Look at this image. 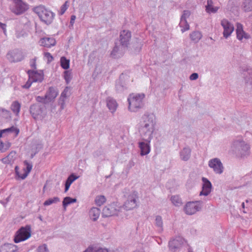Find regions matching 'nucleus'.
Here are the masks:
<instances>
[{"mask_svg":"<svg viewBox=\"0 0 252 252\" xmlns=\"http://www.w3.org/2000/svg\"><path fill=\"white\" fill-rule=\"evenodd\" d=\"M242 207L243 208H245V203H244V202H243V203H242Z\"/></svg>","mask_w":252,"mask_h":252,"instance_id":"338daca9","label":"nucleus"},{"mask_svg":"<svg viewBox=\"0 0 252 252\" xmlns=\"http://www.w3.org/2000/svg\"><path fill=\"white\" fill-rule=\"evenodd\" d=\"M246 202H249V200H247L246 201Z\"/></svg>","mask_w":252,"mask_h":252,"instance_id":"774afa93","label":"nucleus"},{"mask_svg":"<svg viewBox=\"0 0 252 252\" xmlns=\"http://www.w3.org/2000/svg\"><path fill=\"white\" fill-rule=\"evenodd\" d=\"M120 47L117 46V45H115V47H114L113 50L111 52V55L115 58H118L120 56V55H122V53H119V51H120Z\"/></svg>","mask_w":252,"mask_h":252,"instance_id":"37998d69","label":"nucleus"},{"mask_svg":"<svg viewBox=\"0 0 252 252\" xmlns=\"http://www.w3.org/2000/svg\"><path fill=\"white\" fill-rule=\"evenodd\" d=\"M198 78V74L197 73H193L189 76L190 80H195Z\"/></svg>","mask_w":252,"mask_h":252,"instance_id":"052dcab7","label":"nucleus"},{"mask_svg":"<svg viewBox=\"0 0 252 252\" xmlns=\"http://www.w3.org/2000/svg\"><path fill=\"white\" fill-rule=\"evenodd\" d=\"M184 242V239L180 237L171 240L168 243L169 250L173 252H177L182 247Z\"/></svg>","mask_w":252,"mask_h":252,"instance_id":"f8f14e48","label":"nucleus"},{"mask_svg":"<svg viewBox=\"0 0 252 252\" xmlns=\"http://www.w3.org/2000/svg\"><path fill=\"white\" fill-rule=\"evenodd\" d=\"M68 7V1H66L64 2V3L62 5L61 7V10L59 12V14L62 15H63L65 11L67 10V9Z\"/></svg>","mask_w":252,"mask_h":252,"instance_id":"09e8293b","label":"nucleus"},{"mask_svg":"<svg viewBox=\"0 0 252 252\" xmlns=\"http://www.w3.org/2000/svg\"><path fill=\"white\" fill-rule=\"evenodd\" d=\"M247 83H252V69H248L243 73Z\"/></svg>","mask_w":252,"mask_h":252,"instance_id":"473e14b6","label":"nucleus"},{"mask_svg":"<svg viewBox=\"0 0 252 252\" xmlns=\"http://www.w3.org/2000/svg\"><path fill=\"white\" fill-rule=\"evenodd\" d=\"M156 124V117L152 113H145L139 122V132L143 140L151 142Z\"/></svg>","mask_w":252,"mask_h":252,"instance_id":"f257e3e1","label":"nucleus"},{"mask_svg":"<svg viewBox=\"0 0 252 252\" xmlns=\"http://www.w3.org/2000/svg\"><path fill=\"white\" fill-rule=\"evenodd\" d=\"M39 44L46 48H51L55 45L56 40L53 37H43L40 39Z\"/></svg>","mask_w":252,"mask_h":252,"instance_id":"6ab92c4d","label":"nucleus"},{"mask_svg":"<svg viewBox=\"0 0 252 252\" xmlns=\"http://www.w3.org/2000/svg\"><path fill=\"white\" fill-rule=\"evenodd\" d=\"M190 37L192 41L196 43L198 42L202 37L201 33L198 31L192 32L190 34Z\"/></svg>","mask_w":252,"mask_h":252,"instance_id":"2f4dec72","label":"nucleus"},{"mask_svg":"<svg viewBox=\"0 0 252 252\" xmlns=\"http://www.w3.org/2000/svg\"><path fill=\"white\" fill-rule=\"evenodd\" d=\"M201 201L188 202L184 207V210L188 215H192L201 209Z\"/></svg>","mask_w":252,"mask_h":252,"instance_id":"1a4fd4ad","label":"nucleus"},{"mask_svg":"<svg viewBox=\"0 0 252 252\" xmlns=\"http://www.w3.org/2000/svg\"><path fill=\"white\" fill-rule=\"evenodd\" d=\"M32 82H33L32 81V80L30 79V78H29V80L27 81V82H26V84H25L23 86V87L24 88L29 89L31 87V85H32Z\"/></svg>","mask_w":252,"mask_h":252,"instance_id":"13d9d810","label":"nucleus"},{"mask_svg":"<svg viewBox=\"0 0 252 252\" xmlns=\"http://www.w3.org/2000/svg\"><path fill=\"white\" fill-rule=\"evenodd\" d=\"M106 200L104 195H98L95 199V203L97 206H100L106 202Z\"/></svg>","mask_w":252,"mask_h":252,"instance_id":"a19ab883","label":"nucleus"},{"mask_svg":"<svg viewBox=\"0 0 252 252\" xmlns=\"http://www.w3.org/2000/svg\"><path fill=\"white\" fill-rule=\"evenodd\" d=\"M202 181L203 182L202 190L200 191L199 195L200 196H207L211 192L212 188V184L208 179L205 177L202 178Z\"/></svg>","mask_w":252,"mask_h":252,"instance_id":"2eb2a0df","label":"nucleus"},{"mask_svg":"<svg viewBox=\"0 0 252 252\" xmlns=\"http://www.w3.org/2000/svg\"><path fill=\"white\" fill-rule=\"evenodd\" d=\"M107 106L109 110L114 113L116 111L118 107V104L116 101L111 97H108L106 99Z\"/></svg>","mask_w":252,"mask_h":252,"instance_id":"393cba45","label":"nucleus"},{"mask_svg":"<svg viewBox=\"0 0 252 252\" xmlns=\"http://www.w3.org/2000/svg\"><path fill=\"white\" fill-rule=\"evenodd\" d=\"M100 209L96 207H93L89 211L90 218L94 221H96L99 217Z\"/></svg>","mask_w":252,"mask_h":252,"instance_id":"cd10ccee","label":"nucleus"},{"mask_svg":"<svg viewBox=\"0 0 252 252\" xmlns=\"http://www.w3.org/2000/svg\"><path fill=\"white\" fill-rule=\"evenodd\" d=\"M17 246L12 244H5L0 249V252H17Z\"/></svg>","mask_w":252,"mask_h":252,"instance_id":"b1692460","label":"nucleus"},{"mask_svg":"<svg viewBox=\"0 0 252 252\" xmlns=\"http://www.w3.org/2000/svg\"><path fill=\"white\" fill-rule=\"evenodd\" d=\"M36 100L39 103H42L44 104H47L49 102L46 95L44 96H37L36 97Z\"/></svg>","mask_w":252,"mask_h":252,"instance_id":"a18cd8bd","label":"nucleus"},{"mask_svg":"<svg viewBox=\"0 0 252 252\" xmlns=\"http://www.w3.org/2000/svg\"><path fill=\"white\" fill-rule=\"evenodd\" d=\"M7 58L11 62H18L23 59V56L20 51L15 50L8 52Z\"/></svg>","mask_w":252,"mask_h":252,"instance_id":"f3484780","label":"nucleus"},{"mask_svg":"<svg viewBox=\"0 0 252 252\" xmlns=\"http://www.w3.org/2000/svg\"><path fill=\"white\" fill-rule=\"evenodd\" d=\"M154 224L158 228V230L159 232H161L163 231V223L162 217L161 216L158 215L155 217Z\"/></svg>","mask_w":252,"mask_h":252,"instance_id":"c85d7f7f","label":"nucleus"},{"mask_svg":"<svg viewBox=\"0 0 252 252\" xmlns=\"http://www.w3.org/2000/svg\"><path fill=\"white\" fill-rule=\"evenodd\" d=\"M209 166L212 168L215 173L221 174L223 171V166L220 160L218 158L210 159L208 162Z\"/></svg>","mask_w":252,"mask_h":252,"instance_id":"9b49d317","label":"nucleus"},{"mask_svg":"<svg viewBox=\"0 0 252 252\" xmlns=\"http://www.w3.org/2000/svg\"><path fill=\"white\" fill-rule=\"evenodd\" d=\"M0 143H1L0 145V151H1V152H5L10 146V144L8 142L6 144H4L2 142L0 141Z\"/></svg>","mask_w":252,"mask_h":252,"instance_id":"49530a36","label":"nucleus"},{"mask_svg":"<svg viewBox=\"0 0 252 252\" xmlns=\"http://www.w3.org/2000/svg\"><path fill=\"white\" fill-rule=\"evenodd\" d=\"M16 156V152L14 151H12L7 156L9 159H10L12 161L14 160V157Z\"/></svg>","mask_w":252,"mask_h":252,"instance_id":"680f3d73","label":"nucleus"},{"mask_svg":"<svg viewBox=\"0 0 252 252\" xmlns=\"http://www.w3.org/2000/svg\"><path fill=\"white\" fill-rule=\"evenodd\" d=\"M76 19V16L75 15H71L70 18V25L69 26V27L70 29H72L73 27V25L75 22V20Z\"/></svg>","mask_w":252,"mask_h":252,"instance_id":"5fc2aeb1","label":"nucleus"},{"mask_svg":"<svg viewBox=\"0 0 252 252\" xmlns=\"http://www.w3.org/2000/svg\"><path fill=\"white\" fill-rule=\"evenodd\" d=\"M95 246H89L85 251L83 252H95Z\"/></svg>","mask_w":252,"mask_h":252,"instance_id":"e2e57ef3","label":"nucleus"},{"mask_svg":"<svg viewBox=\"0 0 252 252\" xmlns=\"http://www.w3.org/2000/svg\"><path fill=\"white\" fill-rule=\"evenodd\" d=\"M191 150L189 147L184 148L180 152V158L184 161L188 160L191 156Z\"/></svg>","mask_w":252,"mask_h":252,"instance_id":"4be33fe9","label":"nucleus"},{"mask_svg":"<svg viewBox=\"0 0 252 252\" xmlns=\"http://www.w3.org/2000/svg\"><path fill=\"white\" fill-rule=\"evenodd\" d=\"M233 146L235 153L241 158L247 157L250 154V146L243 140H236Z\"/></svg>","mask_w":252,"mask_h":252,"instance_id":"20e7f679","label":"nucleus"},{"mask_svg":"<svg viewBox=\"0 0 252 252\" xmlns=\"http://www.w3.org/2000/svg\"><path fill=\"white\" fill-rule=\"evenodd\" d=\"M67 91H68V89H67V88H66V89H65L64 90L63 92L62 93L61 96L65 97H66V93Z\"/></svg>","mask_w":252,"mask_h":252,"instance_id":"69168bd1","label":"nucleus"},{"mask_svg":"<svg viewBox=\"0 0 252 252\" xmlns=\"http://www.w3.org/2000/svg\"><path fill=\"white\" fill-rule=\"evenodd\" d=\"M77 199L76 198H72L70 197H64L63 201V206L64 208V209L65 210L66 206L69 204L75 203Z\"/></svg>","mask_w":252,"mask_h":252,"instance_id":"c9c22d12","label":"nucleus"},{"mask_svg":"<svg viewBox=\"0 0 252 252\" xmlns=\"http://www.w3.org/2000/svg\"><path fill=\"white\" fill-rule=\"evenodd\" d=\"M45 95L49 102H50L53 101L57 97L58 93L54 88L50 87L46 93Z\"/></svg>","mask_w":252,"mask_h":252,"instance_id":"a878e982","label":"nucleus"},{"mask_svg":"<svg viewBox=\"0 0 252 252\" xmlns=\"http://www.w3.org/2000/svg\"><path fill=\"white\" fill-rule=\"evenodd\" d=\"M179 26L182 28L181 31L182 32H184L189 29V24L188 23L187 20L185 19H181Z\"/></svg>","mask_w":252,"mask_h":252,"instance_id":"e433bc0d","label":"nucleus"},{"mask_svg":"<svg viewBox=\"0 0 252 252\" xmlns=\"http://www.w3.org/2000/svg\"><path fill=\"white\" fill-rule=\"evenodd\" d=\"M124 79V75L122 74L120 76L119 80L116 82V89L118 92H123L126 88V84L123 82Z\"/></svg>","mask_w":252,"mask_h":252,"instance_id":"5701e85b","label":"nucleus"},{"mask_svg":"<svg viewBox=\"0 0 252 252\" xmlns=\"http://www.w3.org/2000/svg\"><path fill=\"white\" fill-rule=\"evenodd\" d=\"M78 177L75 176V175H74L73 174H71L67 179L66 182H65V189H64V191L65 192H66L71 184L75 180H76L77 179H78Z\"/></svg>","mask_w":252,"mask_h":252,"instance_id":"c756f323","label":"nucleus"},{"mask_svg":"<svg viewBox=\"0 0 252 252\" xmlns=\"http://www.w3.org/2000/svg\"><path fill=\"white\" fill-rule=\"evenodd\" d=\"M72 76L71 72L69 70H66L64 72V79L66 84H69L72 79Z\"/></svg>","mask_w":252,"mask_h":252,"instance_id":"c03bdc74","label":"nucleus"},{"mask_svg":"<svg viewBox=\"0 0 252 252\" xmlns=\"http://www.w3.org/2000/svg\"><path fill=\"white\" fill-rule=\"evenodd\" d=\"M61 66L64 69H67L69 68L70 60L67 59L65 57H62L60 59Z\"/></svg>","mask_w":252,"mask_h":252,"instance_id":"f704fd0d","label":"nucleus"},{"mask_svg":"<svg viewBox=\"0 0 252 252\" xmlns=\"http://www.w3.org/2000/svg\"><path fill=\"white\" fill-rule=\"evenodd\" d=\"M44 57L47 60L48 63H50L53 60V56L49 52L44 53Z\"/></svg>","mask_w":252,"mask_h":252,"instance_id":"603ef678","label":"nucleus"},{"mask_svg":"<svg viewBox=\"0 0 252 252\" xmlns=\"http://www.w3.org/2000/svg\"><path fill=\"white\" fill-rule=\"evenodd\" d=\"M36 251L37 252H49L47 246L46 244L39 246Z\"/></svg>","mask_w":252,"mask_h":252,"instance_id":"de8ad7c7","label":"nucleus"},{"mask_svg":"<svg viewBox=\"0 0 252 252\" xmlns=\"http://www.w3.org/2000/svg\"><path fill=\"white\" fill-rule=\"evenodd\" d=\"M131 34L130 31L123 30L120 34V41L121 45L124 47H127L129 43Z\"/></svg>","mask_w":252,"mask_h":252,"instance_id":"4468645a","label":"nucleus"},{"mask_svg":"<svg viewBox=\"0 0 252 252\" xmlns=\"http://www.w3.org/2000/svg\"><path fill=\"white\" fill-rule=\"evenodd\" d=\"M137 193L135 191L130 192L127 196L122 208L126 211L135 208L137 206Z\"/></svg>","mask_w":252,"mask_h":252,"instance_id":"423d86ee","label":"nucleus"},{"mask_svg":"<svg viewBox=\"0 0 252 252\" xmlns=\"http://www.w3.org/2000/svg\"><path fill=\"white\" fill-rule=\"evenodd\" d=\"M24 164L25 165H26V169L27 171L23 175V176L21 177V178L22 179H24L29 174V173L31 172V171L32 169V163L28 162L27 160H25L24 161Z\"/></svg>","mask_w":252,"mask_h":252,"instance_id":"ea45409f","label":"nucleus"},{"mask_svg":"<svg viewBox=\"0 0 252 252\" xmlns=\"http://www.w3.org/2000/svg\"><path fill=\"white\" fill-rule=\"evenodd\" d=\"M33 11L38 16L40 20L47 25L51 24L55 16L54 12L42 5L34 7Z\"/></svg>","mask_w":252,"mask_h":252,"instance_id":"f03ea898","label":"nucleus"},{"mask_svg":"<svg viewBox=\"0 0 252 252\" xmlns=\"http://www.w3.org/2000/svg\"><path fill=\"white\" fill-rule=\"evenodd\" d=\"M12 4L10 6L11 11L16 15L23 13L28 9V5L22 0H12Z\"/></svg>","mask_w":252,"mask_h":252,"instance_id":"0eeeda50","label":"nucleus"},{"mask_svg":"<svg viewBox=\"0 0 252 252\" xmlns=\"http://www.w3.org/2000/svg\"><path fill=\"white\" fill-rule=\"evenodd\" d=\"M19 131V129L17 127L12 126L10 127L1 130L0 132V136H2V134H13V137H15L17 136Z\"/></svg>","mask_w":252,"mask_h":252,"instance_id":"412c9836","label":"nucleus"},{"mask_svg":"<svg viewBox=\"0 0 252 252\" xmlns=\"http://www.w3.org/2000/svg\"><path fill=\"white\" fill-rule=\"evenodd\" d=\"M145 95L144 94H132L127 98L128 109L131 112H136L144 106L143 99Z\"/></svg>","mask_w":252,"mask_h":252,"instance_id":"7ed1b4c3","label":"nucleus"},{"mask_svg":"<svg viewBox=\"0 0 252 252\" xmlns=\"http://www.w3.org/2000/svg\"><path fill=\"white\" fill-rule=\"evenodd\" d=\"M0 116L5 119L11 118V113L9 110L0 108Z\"/></svg>","mask_w":252,"mask_h":252,"instance_id":"4c0bfd02","label":"nucleus"},{"mask_svg":"<svg viewBox=\"0 0 252 252\" xmlns=\"http://www.w3.org/2000/svg\"><path fill=\"white\" fill-rule=\"evenodd\" d=\"M60 201V198L58 197H54L52 198H49L46 200L43 204L44 206L50 205L53 203H56Z\"/></svg>","mask_w":252,"mask_h":252,"instance_id":"79ce46f5","label":"nucleus"},{"mask_svg":"<svg viewBox=\"0 0 252 252\" xmlns=\"http://www.w3.org/2000/svg\"><path fill=\"white\" fill-rule=\"evenodd\" d=\"M205 7L206 11L208 13H215L219 9V7L214 6L212 0H207V3Z\"/></svg>","mask_w":252,"mask_h":252,"instance_id":"bb28decb","label":"nucleus"},{"mask_svg":"<svg viewBox=\"0 0 252 252\" xmlns=\"http://www.w3.org/2000/svg\"><path fill=\"white\" fill-rule=\"evenodd\" d=\"M95 252H109L107 249L102 248L100 247L95 246Z\"/></svg>","mask_w":252,"mask_h":252,"instance_id":"864d4df0","label":"nucleus"},{"mask_svg":"<svg viewBox=\"0 0 252 252\" xmlns=\"http://www.w3.org/2000/svg\"><path fill=\"white\" fill-rule=\"evenodd\" d=\"M10 109L16 116H18L20 111L21 104L18 101H14L12 103Z\"/></svg>","mask_w":252,"mask_h":252,"instance_id":"7c9ffc66","label":"nucleus"},{"mask_svg":"<svg viewBox=\"0 0 252 252\" xmlns=\"http://www.w3.org/2000/svg\"><path fill=\"white\" fill-rule=\"evenodd\" d=\"M220 24L223 29V36L224 38L227 39L231 36L234 32V25L230 21L226 18L221 19Z\"/></svg>","mask_w":252,"mask_h":252,"instance_id":"6e6552de","label":"nucleus"},{"mask_svg":"<svg viewBox=\"0 0 252 252\" xmlns=\"http://www.w3.org/2000/svg\"><path fill=\"white\" fill-rule=\"evenodd\" d=\"M135 165V162H134V161L132 159L130 160L127 165H126V168L129 170L131 168H132V167H133Z\"/></svg>","mask_w":252,"mask_h":252,"instance_id":"bf43d9fd","label":"nucleus"},{"mask_svg":"<svg viewBox=\"0 0 252 252\" xmlns=\"http://www.w3.org/2000/svg\"><path fill=\"white\" fill-rule=\"evenodd\" d=\"M29 77L32 80L33 82H41L43 80V76L40 73H38L33 70H29L28 71Z\"/></svg>","mask_w":252,"mask_h":252,"instance_id":"aec40b11","label":"nucleus"},{"mask_svg":"<svg viewBox=\"0 0 252 252\" xmlns=\"http://www.w3.org/2000/svg\"><path fill=\"white\" fill-rule=\"evenodd\" d=\"M119 210L116 208V205L114 203L107 205L105 206L102 210V216L103 217H109L111 216L117 215Z\"/></svg>","mask_w":252,"mask_h":252,"instance_id":"ddd939ff","label":"nucleus"},{"mask_svg":"<svg viewBox=\"0 0 252 252\" xmlns=\"http://www.w3.org/2000/svg\"><path fill=\"white\" fill-rule=\"evenodd\" d=\"M15 35H16V36L17 37V38H20V37H24L25 36H26L27 35V33L25 32V31L23 30H17L16 31Z\"/></svg>","mask_w":252,"mask_h":252,"instance_id":"8fccbe9b","label":"nucleus"},{"mask_svg":"<svg viewBox=\"0 0 252 252\" xmlns=\"http://www.w3.org/2000/svg\"><path fill=\"white\" fill-rule=\"evenodd\" d=\"M0 28L2 30L4 34L5 35H6V25L5 24L0 22Z\"/></svg>","mask_w":252,"mask_h":252,"instance_id":"4d7b16f0","label":"nucleus"},{"mask_svg":"<svg viewBox=\"0 0 252 252\" xmlns=\"http://www.w3.org/2000/svg\"><path fill=\"white\" fill-rule=\"evenodd\" d=\"M236 32L237 38L239 40H242L243 38L248 39L251 37L250 35L243 30V25L239 23L236 24Z\"/></svg>","mask_w":252,"mask_h":252,"instance_id":"dca6fc26","label":"nucleus"},{"mask_svg":"<svg viewBox=\"0 0 252 252\" xmlns=\"http://www.w3.org/2000/svg\"><path fill=\"white\" fill-rule=\"evenodd\" d=\"M150 142L147 141H140L138 142V147L140 150V155L142 156L148 155L151 151Z\"/></svg>","mask_w":252,"mask_h":252,"instance_id":"a211bd4d","label":"nucleus"},{"mask_svg":"<svg viewBox=\"0 0 252 252\" xmlns=\"http://www.w3.org/2000/svg\"><path fill=\"white\" fill-rule=\"evenodd\" d=\"M190 15V12L189 11L184 10L183 12V14L182 16H181V19L187 20V19L189 17Z\"/></svg>","mask_w":252,"mask_h":252,"instance_id":"3c124183","label":"nucleus"},{"mask_svg":"<svg viewBox=\"0 0 252 252\" xmlns=\"http://www.w3.org/2000/svg\"><path fill=\"white\" fill-rule=\"evenodd\" d=\"M1 161L3 163H4L5 164H8L12 162V161L10 160V159H9L7 157H6L2 158Z\"/></svg>","mask_w":252,"mask_h":252,"instance_id":"0e129e2a","label":"nucleus"},{"mask_svg":"<svg viewBox=\"0 0 252 252\" xmlns=\"http://www.w3.org/2000/svg\"><path fill=\"white\" fill-rule=\"evenodd\" d=\"M30 66L33 69L36 68V58L32 59L30 61Z\"/></svg>","mask_w":252,"mask_h":252,"instance_id":"6e6d98bb","label":"nucleus"},{"mask_svg":"<svg viewBox=\"0 0 252 252\" xmlns=\"http://www.w3.org/2000/svg\"><path fill=\"white\" fill-rule=\"evenodd\" d=\"M243 8L245 11H252V0H245L242 4Z\"/></svg>","mask_w":252,"mask_h":252,"instance_id":"72a5a7b5","label":"nucleus"},{"mask_svg":"<svg viewBox=\"0 0 252 252\" xmlns=\"http://www.w3.org/2000/svg\"><path fill=\"white\" fill-rule=\"evenodd\" d=\"M170 200L172 203L176 206H180L182 204V200L178 195L172 196Z\"/></svg>","mask_w":252,"mask_h":252,"instance_id":"58836bf2","label":"nucleus"},{"mask_svg":"<svg viewBox=\"0 0 252 252\" xmlns=\"http://www.w3.org/2000/svg\"><path fill=\"white\" fill-rule=\"evenodd\" d=\"M45 109V106L43 104L35 103L30 106V112L33 118L37 119L41 117Z\"/></svg>","mask_w":252,"mask_h":252,"instance_id":"9d476101","label":"nucleus"},{"mask_svg":"<svg viewBox=\"0 0 252 252\" xmlns=\"http://www.w3.org/2000/svg\"><path fill=\"white\" fill-rule=\"evenodd\" d=\"M31 236V228L30 225L21 227L16 233L14 241L15 243L26 240Z\"/></svg>","mask_w":252,"mask_h":252,"instance_id":"39448f33","label":"nucleus"}]
</instances>
